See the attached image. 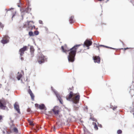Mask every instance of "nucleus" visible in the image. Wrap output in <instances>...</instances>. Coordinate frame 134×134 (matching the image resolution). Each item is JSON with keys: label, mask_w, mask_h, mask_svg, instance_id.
I'll return each instance as SVG.
<instances>
[{"label": "nucleus", "mask_w": 134, "mask_h": 134, "mask_svg": "<svg viewBox=\"0 0 134 134\" xmlns=\"http://www.w3.org/2000/svg\"><path fill=\"white\" fill-rule=\"evenodd\" d=\"M80 45H77L74 46L72 48L69 49L67 47L66 45H65L61 47L62 50L63 52L66 53L67 52H69V54L68 57V61L69 62H73L75 59V57L76 53V50L78 47Z\"/></svg>", "instance_id": "obj_1"}, {"label": "nucleus", "mask_w": 134, "mask_h": 134, "mask_svg": "<svg viewBox=\"0 0 134 134\" xmlns=\"http://www.w3.org/2000/svg\"><path fill=\"white\" fill-rule=\"evenodd\" d=\"M76 94H73V92L71 91L69 96H66V99L69 101L71 100L73 103L77 104L79 102L80 99V96L79 95L76 96Z\"/></svg>", "instance_id": "obj_2"}, {"label": "nucleus", "mask_w": 134, "mask_h": 134, "mask_svg": "<svg viewBox=\"0 0 134 134\" xmlns=\"http://www.w3.org/2000/svg\"><path fill=\"white\" fill-rule=\"evenodd\" d=\"M46 59L47 58L46 57L42 55L41 56H40L38 58V62L39 64L43 63L45 61H46Z\"/></svg>", "instance_id": "obj_3"}, {"label": "nucleus", "mask_w": 134, "mask_h": 134, "mask_svg": "<svg viewBox=\"0 0 134 134\" xmlns=\"http://www.w3.org/2000/svg\"><path fill=\"white\" fill-rule=\"evenodd\" d=\"M9 37L7 36H5L2 40L1 42L3 44H6L9 41Z\"/></svg>", "instance_id": "obj_4"}, {"label": "nucleus", "mask_w": 134, "mask_h": 134, "mask_svg": "<svg viewBox=\"0 0 134 134\" xmlns=\"http://www.w3.org/2000/svg\"><path fill=\"white\" fill-rule=\"evenodd\" d=\"M92 43V42L91 41H89L88 40H86L84 42V43L83 44L84 47L86 46L87 47V49H89L90 48L89 47V46H91Z\"/></svg>", "instance_id": "obj_5"}, {"label": "nucleus", "mask_w": 134, "mask_h": 134, "mask_svg": "<svg viewBox=\"0 0 134 134\" xmlns=\"http://www.w3.org/2000/svg\"><path fill=\"white\" fill-rule=\"evenodd\" d=\"M53 90L56 95L57 97L58 100L59 101L60 103L61 104H63V101L59 95L58 93L57 92L54 90Z\"/></svg>", "instance_id": "obj_6"}, {"label": "nucleus", "mask_w": 134, "mask_h": 134, "mask_svg": "<svg viewBox=\"0 0 134 134\" xmlns=\"http://www.w3.org/2000/svg\"><path fill=\"white\" fill-rule=\"evenodd\" d=\"M27 47L26 46H24L23 48L20 49L19 50V53L20 55L22 56L24 53V52L26 50Z\"/></svg>", "instance_id": "obj_7"}, {"label": "nucleus", "mask_w": 134, "mask_h": 134, "mask_svg": "<svg viewBox=\"0 0 134 134\" xmlns=\"http://www.w3.org/2000/svg\"><path fill=\"white\" fill-rule=\"evenodd\" d=\"M58 108V106H55L54 108L52 109V111L56 115H58V114L59 111Z\"/></svg>", "instance_id": "obj_8"}, {"label": "nucleus", "mask_w": 134, "mask_h": 134, "mask_svg": "<svg viewBox=\"0 0 134 134\" xmlns=\"http://www.w3.org/2000/svg\"><path fill=\"white\" fill-rule=\"evenodd\" d=\"M14 106L15 109L20 114V113L19 109V106L18 103L16 102L14 105Z\"/></svg>", "instance_id": "obj_9"}, {"label": "nucleus", "mask_w": 134, "mask_h": 134, "mask_svg": "<svg viewBox=\"0 0 134 134\" xmlns=\"http://www.w3.org/2000/svg\"><path fill=\"white\" fill-rule=\"evenodd\" d=\"M30 22H32V23H34L33 21H27L26 24L24 25V26L26 27H27L28 28H30L31 29H33V27L32 25L30 24Z\"/></svg>", "instance_id": "obj_10"}, {"label": "nucleus", "mask_w": 134, "mask_h": 134, "mask_svg": "<svg viewBox=\"0 0 134 134\" xmlns=\"http://www.w3.org/2000/svg\"><path fill=\"white\" fill-rule=\"evenodd\" d=\"M93 58L94 62H96L98 63H100V59L99 57L98 56H95L93 57Z\"/></svg>", "instance_id": "obj_11"}, {"label": "nucleus", "mask_w": 134, "mask_h": 134, "mask_svg": "<svg viewBox=\"0 0 134 134\" xmlns=\"http://www.w3.org/2000/svg\"><path fill=\"white\" fill-rule=\"evenodd\" d=\"M29 93L30 94V96L32 100H34V96L33 94L32 93V92L31 91V90L29 89L28 91Z\"/></svg>", "instance_id": "obj_12"}, {"label": "nucleus", "mask_w": 134, "mask_h": 134, "mask_svg": "<svg viewBox=\"0 0 134 134\" xmlns=\"http://www.w3.org/2000/svg\"><path fill=\"white\" fill-rule=\"evenodd\" d=\"M39 108L40 109H44L45 110H46V108L45 106L43 104H42L41 105H39Z\"/></svg>", "instance_id": "obj_13"}, {"label": "nucleus", "mask_w": 134, "mask_h": 134, "mask_svg": "<svg viewBox=\"0 0 134 134\" xmlns=\"http://www.w3.org/2000/svg\"><path fill=\"white\" fill-rule=\"evenodd\" d=\"M74 17L73 16H72L70 18L69 20V22L70 23H72L74 22V21L73 20Z\"/></svg>", "instance_id": "obj_14"}, {"label": "nucleus", "mask_w": 134, "mask_h": 134, "mask_svg": "<svg viewBox=\"0 0 134 134\" xmlns=\"http://www.w3.org/2000/svg\"><path fill=\"white\" fill-rule=\"evenodd\" d=\"M18 74H19L18 75L17 78L18 80H19L22 77V75L20 74H19V72H18Z\"/></svg>", "instance_id": "obj_15"}, {"label": "nucleus", "mask_w": 134, "mask_h": 134, "mask_svg": "<svg viewBox=\"0 0 134 134\" xmlns=\"http://www.w3.org/2000/svg\"><path fill=\"white\" fill-rule=\"evenodd\" d=\"M93 125L94 126V128L96 130H97L98 129V127L97 126L96 124L94 122H93Z\"/></svg>", "instance_id": "obj_16"}, {"label": "nucleus", "mask_w": 134, "mask_h": 134, "mask_svg": "<svg viewBox=\"0 0 134 134\" xmlns=\"http://www.w3.org/2000/svg\"><path fill=\"white\" fill-rule=\"evenodd\" d=\"M30 51L32 53H33L34 51V49L32 46H31L30 48Z\"/></svg>", "instance_id": "obj_17"}, {"label": "nucleus", "mask_w": 134, "mask_h": 134, "mask_svg": "<svg viewBox=\"0 0 134 134\" xmlns=\"http://www.w3.org/2000/svg\"><path fill=\"white\" fill-rule=\"evenodd\" d=\"M130 88H131V91L130 92V93L131 94H132V92L134 93V90H133V89H134V88H132V86H131L130 87Z\"/></svg>", "instance_id": "obj_18"}, {"label": "nucleus", "mask_w": 134, "mask_h": 134, "mask_svg": "<svg viewBox=\"0 0 134 134\" xmlns=\"http://www.w3.org/2000/svg\"><path fill=\"white\" fill-rule=\"evenodd\" d=\"M29 35L30 36H34V35L32 31H30L29 33Z\"/></svg>", "instance_id": "obj_19"}, {"label": "nucleus", "mask_w": 134, "mask_h": 134, "mask_svg": "<svg viewBox=\"0 0 134 134\" xmlns=\"http://www.w3.org/2000/svg\"><path fill=\"white\" fill-rule=\"evenodd\" d=\"M4 107V105L0 101V108H2Z\"/></svg>", "instance_id": "obj_20"}, {"label": "nucleus", "mask_w": 134, "mask_h": 134, "mask_svg": "<svg viewBox=\"0 0 134 134\" xmlns=\"http://www.w3.org/2000/svg\"><path fill=\"white\" fill-rule=\"evenodd\" d=\"M122 131L121 130H119L117 131V133L118 134H120L122 133Z\"/></svg>", "instance_id": "obj_21"}, {"label": "nucleus", "mask_w": 134, "mask_h": 134, "mask_svg": "<svg viewBox=\"0 0 134 134\" xmlns=\"http://www.w3.org/2000/svg\"><path fill=\"white\" fill-rule=\"evenodd\" d=\"M34 34L36 35H37L39 34V32L38 31H35L34 32Z\"/></svg>", "instance_id": "obj_22"}, {"label": "nucleus", "mask_w": 134, "mask_h": 134, "mask_svg": "<svg viewBox=\"0 0 134 134\" xmlns=\"http://www.w3.org/2000/svg\"><path fill=\"white\" fill-rule=\"evenodd\" d=\"M14 132L16 133H17L18 132V130L17 128H14Z\"/></svg>", "instance_id": "obj_23"}, {"label": "nucleus", "mask_w": 134, "mask_h": 134, "mask_svg": "<svg viewBox=\"0 0 134 134\" xmlns=\"http://www.w3.org/2000/svg\"><path fill=\"white\" fill-rule=\"evenodd\" d=\"M29 123L30 124L31 126H33L34 125L33 122L32 121H30Z\"/></svg>", "instance_id": "obj_24"}, {"label": "nucleus", "mask_w": 134, "mask_h": 134, "mask_svg": "<svg viewBox=\"0 0 134 134\" xmlns=\"http://www.w3.org/2000/svg\"><path fill=\"white\" fill-rule=\"evenodd\" d=\"M74 108H75V110H77V108H79V106H78V105H74Z\"/></svg>", "instance_id": "obj_25"}, {"label": "nucleus", "mask_w": 134, "mask_h": 134, "mask_svg": "<svg viewBox=\"0 0 134 134\" xmlns=\"http://www.w3.org/2000/svg\"><path fill=\"white\" fill-rule=\"evenodd\" d=\"M94 46H96V47H98V49H99V48H98L99 46L97 44H96V43H94Z\"/></svg>", "instance_id": "obj_26"}, {"label": "nucleus", "mask_w": 134, "mask_h": 134, "mask_svg": "<svg viewBox=\"0 0 134 134\" xmlns=\"http://www.w3.org/2000/svg\"><path fill=\"white\" fill-rule=\"evenodd\" d=\"M4 26L3 24H2L0 22V27H3Z\"/></svg>", "instance_id": "obj_27"}, {"label": "nucleus", "mask_w": 134, "mask_h": 134, "mask_svg": "<svg viewBox=\"0 0 134 134\" xmlns=\"http://www.w3.org/2000/svg\"><path fill=\"white\" fill-rule=\"evenodd\" d=\"M39 23L40 24H42V21L41 20H39Z\"/></svg>", "instance_id": "obj_28"}, {"label": "nucleus", "mask_w": 134, "mask_h": 134, "mask_svg": "<svg viewBox=\"0 0 134 134\" xmlns=\"http://www.w3.org/2000/svg\"><path fill=\"white\" fill-rule=\"evenodd\" d=\"M30 109H28L27 110V111L28 112H30Z\"/></svg>", "instance_id": "obj_29"}, {"label": "nucleus", "mask_w": 134, "mask_h": 134, "mask_svg": "<svg viewBox=\"0 0 134 134\" xmlns=\"http://www.w3.org/2000/svg\"><path fill=\"white\" fill-rule=\"evenodd\" d=\"M35 107H38V106H39V105H38V104H35Z\"/></svg>", "instance_id": "obj_30"}, {"label": "nucleus", "mask_w": 134, "mask_h": 134, "mask_svg": "<svg viewBox=\"0 0 134 134\" xmlns=\"http://www.w3.org/2000/svg\"><path fill=\"white\" fill-rule=\"evenodd\" d=\"M105 47H107V48H111V49H115L114 48H112L109 47H108V46H105Z\"/></svg>", "instance_id": "obj_31"}, {"label": "nucleus", "mask_w": 134, "mask_h": 134, "mask_svg": "<svg viewBox=\"0 0 134 134\" xmlns=\"http://www.w3.org/2000/svg\"><path fill=\"white\" fill-rule=\"evenodd\" d=\"M13 9V8H9L8 9V11H9V10H10L11 9Z\"/></svg>", "instance_id": "obj_32"}, {"label": "nucleus", "mask_w": 134, "mask_h": 134, "mask_svg": "<svg viewBox=\"0 0 134 134\" xmlns=\"http://www.w3.org/2000/svg\"><path fill=\"white\" fill-rule=\"evenodd\" d=\"M2 119V117L0 115V120Z\"/></svg>", "instance_id": "obj_33"}, {"label": "nucleus", "mask_w": 134, "mask_h": 134, "mask_svg": "<svg viewBox=\"0 0 134 134\" xmlns=\"http://www.w3.org/2000/svg\"><path fill=\"white\" fill-rule=\"evenodd\" d=\"M56 129L55 128V127H54L53 128V130L54 131H55V130Z\"/></svg>", "instance_id": "obj_34"}, {"label": "nucleus", "mask_w": 134, "mask_h": 134, "mask_svg": "<svg viewBox=\"0 0 134 134\" xmlns=\"http://www.w3.org/2000/svg\"><path fill=\"white\" fill-rule=\"evenodd\" d=\"M20 59H21L22 60H23V58L22 57H21L20 58Z\"/></svg>", "instance_id": "obj_35"}, {"label": "nucleus", "mask_w": 134, "mask_h": 134, "mask_svg": "<svg viewBox=\"0 0 134 134\" xmlns=\"http://www.w3.org/2000/svg\"><path fill=\"white\" fill-rule=\"evenodd\" d=\"M129 48H124V50H125L126 49H128Z\"/></svg>", "instance_id": "obj_36"}, {"label": "nucleus", "mask_w": 134, "mask_h": 134, "mask_svg": "<svg viewBox=\"0 0 134 134\" xmlns=\"http://www.w3.org/2000/svg\"><path fill=\"white\" fill-rule=\"evenodd\" d=\"M99 46H103V47H104L105 46H104L103 45H99Z\"/></svg>", "instance_id": "obj_37"}, {"label": "nucleus", "mask_w": 134, "mask_h": 134, "mask_svg": "<svg viewBox=\"0 0 134 134\" xmlns=\"http://www.w3.org/2000/svg\"><path fill=\"white\" fill-rule=\"evenodd\" d=\"M99 126L100 127H102V125H100Z\"/></svg>", "instance_id": "obj_38"}, {"label": "nucleus", "mask_w": 134, "mask_h": 134, "mask_svg": "<svg viewBox=\"0 0 134 134\" xmlns=\"http://www.w3.org/2000/svg\"><path fill=\"white\" fill-rule=\"evenodd\" d=\"M15 15L14 14L13 15L12 17V18H13L14 17V16Z\"/></svg>", "instance_id": "obj_39"}, {"label": "nucleus", "mask_w": 134, "mask_h": 134, "mask_svg": "<svg viewBox=\"0 0 134 134\" xmlns=\"http://www.w3.org/2000/svg\"><path fill=\"white\" fill-rule=\"evenodd\" d=\"M116 108H114L113 109V110H114V109H116Z\"/></svg>", "instance_id": "obj_40"}, {"label": "nucleus", "mask_w": 134, "mask_h": 134, "mask_svg": "<svg viewBox=\"0 0 134 134\" xmlns=\"http://www.w3.org/2000/svg\"><path fill=\"white\" fill-rule=\"evenodd\" d=\"M18 7H20V5H18Z\"/></svg>", "instance_id": "obj_41"}, {"label": "nucleus", "mask_w": 134, "mask_h": 134, "mask_svg": "<svg viewBox=\"0 0 134 134\" xmlns=\"http://www.w3.org/2000/svg\"><path fill=\"white\" fill-rule=\"evenodd\" d=\"M123 48H121V49H123Z\"/></svg>", "instance_id": "obj_42"}]
</instances>
